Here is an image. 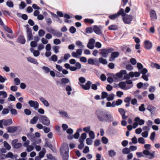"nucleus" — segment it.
<instances>
[{"label": "nucleus", "instance_id": "bf43d9fd", "mask_svg": "<svg viewBox=\"0 0 160 160\" xmlns=\"http://www.w3.org/2000/svg\"><path fill=\"white\" fill-rule=\"evenodd\" d=\"M44 48V46L41 43L39 44L38 46V49L39 51L42 50Z\"/></svg>", "mask_w": 160, "mask_h": 160}, {"label": "nucleus", "instance_id": "338daca9", "mask_svg": "<svg viewBox=\"0 0 160 160\" xmlns=\"http://www.w3.org/2000/svg\"><path fill=\"white\" fill-rule=\"evenodd\" d=\"M69 31L72 33H74L76 32V29L74 27L72 26L70 27Z\"/></svg>", "mask_w": 160, "mask_h": 160}, {"label": "nucleus", "instance_id": "864d4df0", "mask_svg": "<svg viewBox=\"0 0 160 160\" xmlns=\"http://www.w3.org/2000/svg\"><path fill=\"white\" fill-rule=\"evenodd\" d=\"M108 29L110 30H114L117 29V26L115 25H112L108 27Z\"/></svg>", "mask_w": 160, "mask_h": 160}, {"label": "nucleus", "instance_id": "8fccbe9b", "mask_svg": "<svg viewBox=\"0 0 160 160\" xmlns=\"http://www.w3.org/2000/svg\"><path fill=\"white\" fill-rule=\"evenodd\" d=\"M42 69L44 71V72L48 73L50 71V69L48 67L43 66L42 67Z\"/></svg>", "mask_w": 160, "mask_h": 160}, {"label": "nucleus", "instance_id": "423d86ee", "mask_svg": "<svg viewBox=\"0 0 160 160\" xmlns=\"http://www.w3.org/2000/svg\"><path fill=\"white\" fill-rule=\"evenodd\" d=\"M12 122V119H9L7 120L5 119L0 120V128H3V124L4 126H9L11 125Z\"/></svg>", "mask_w": 160, "mask_h": 160}, {"label": "nucleus", "instance_id": "7c9ffc66", "mask_svg": "<svg viewBox=\"0 0 160 160\" xmlns=\"http://www.w3.org/2000/svg\"><path fill=\"white\" fill-rule=\"evenodd\" d=\"M4 146L5 149L8 150H9L11 149V146L6 141H4L3 142Z\"/></svg>", "mask_w": 160, "mask_h": 160}, {"label": "nucleus", "instance_id": "bb28decb", "mask_svg": "<svg viewBox=\"0 0 160 160\" xmlns=\"http://www.w3.org/2000/svg\"><path fill=\"white\" fill-rule=\"evenodd\" d=\"M39 119V117L38 116H35L30 121V123L31 124H34L36 123L38 120V119Z\"/></svg>", "mask_w": 160, "mask_h": 160}, {"label": "nucleus", "instance_id": "49530a36", "mask_svg": "<svg viewBox=\"0 0 160 160\" xmlns=\"http://www.w3.org/2000/svg\"><path fill=\"white\" fill-rule=\"evenodd\" d=\"M108 152L109 155L111 157L114 156L116 154V152L113 150H110Z\"/></svg>", "mask_w": 160, "mask_h": 160}, {"label": "nucleus", "instance_id": "f704fd0d", "mask_svg": "<svg viewBox=\"0 0 160 160\" xmlns=\"http://www.w3.org/2000/svg\"><path fill=\"white\" fill-rule=\"evenodd\" d=\"M118 14V16H119L120 15H122V17L124 16L125 15V13H124V10L123 9H121L117 13Z\"/></svg>", "mask_w": 160, "mask_h": 160}, {"label": "nucleus", "instance_id": "412c9836", "mask_svg": "<svg viewBox=\"0 0 160 160\" xmlns=\"http://www.w3.org/2000/svg\"><path fill=\"white\" fill-rule=\"evenodd\" d=\"M135 121L137 122L138 124L140 125H143L144 123V121L142 119H140L138 117H136L135 119Z\"/></svg>", "mask_w": 160, "mask_h": 160}, {"label": "nucleus", "instance_id": "2f4dec72", "mask_svg": "<svg viewBox=\"0 0 160 160\" xmlns=\"http://www.w3.org/2000/svg\"><path fill=\"white\" fill-rule=\"evenodd\" d=\"M27 37L29 40L32 39V36L31 32L28 29L27 30Z\"/></svg>", "mask_w": 160, "mask_h": 160}, {"label": "nucleus", "instance_id": "a18cd8bd", "mask_svg": "<svg viewBox=\"0 0 160 160\" xmlns=\"http://www.w3.org/2000/svg\"><path fill=\"white\" fill-rule=\"evenodd\" d=\"M99 62L100 63L104 64H106L107 63L106 60L103 59L102 58H99Z\"/></svg>", "mask_w": 160, "mask_h": 160}, {"label": "nucleus", "instance_id": "4be33fe9", "mask_svg": "<svg viewBox=\"0 0 160 160\" xmlns=\"http://www.w3.org/2000/svg\"><path fill=\"white\" fill-rule=\"evenodd\" d=\"M151 19L154 20L157 19L156 14L154 10H152L150 13Z\"/></svg>", "mask_w": 160, "mask_h": 160}, {"label": "nucleus", "instance_id": "c756f323", "mask_svg": "<svg viewBox=\"0 0 160 160\" xmlns=\"http://www.w3.org/2000/svg\"><path fill=\"white\" fill-rule=\"evenodd\" d=\"M9 108L10 109V112L11 114L14 115H16L18 114V112L17 110L14 108L9 107Z\"/></svg>", "mask_w": 160, "mask_h": 160}, {"label": "nucleus", "instance_id": "6e6552de", "mask_svg": "<svg viewBox=\"0 0 160 160\" xmlns=\"http://www.w3.org/2000/svg\"><path fill=\"white\" fill-rule=\"evenodd\" d=\"M68 147L67 144H65L64 146H62L60 149V152L61 155L68 154Z\"/></svg>", "mask_w": 160, "mask_h": 160}, {"label": "nucleus", "instance_id": "5fc2aeb1", "mask_svg": "<svg viewBox=\"0 0 160 160\" xmlns=\"http://www.w3.org/2000/svg\"><path fill=\"white\" fill-rule=\"evenodd\" d=\"M59 47L58 46H55L53 47V49L56 53H57L59 52Z\"/></svg>", "mask_w": 160, "mask_h": 160}, {"label": "nucleus", "instance_id": "f257e3e1", "mask_svg": "<svg viewBox=\"0 0 160 160\" xmlns=\"http://www.w3.org/2000/svg\"><path fill=\"white\" fill-rule=\"evenodd\" d=\"M96 115L98 119L101 122H111L113 120V117L112 115L107 112L102 110L98 111Z\"/></svg>", "mask_w": 160, "mask_h": 160}, {"label": "nucleus", "instance_id": "f8f14e48", "mask_svg": "<svg viewBox=\"0 0 160 160\" xmlns=\"http://www.w3.org/2000/svg\"><path fill=\"white\" fill-rule=\"evenodd\" d=\"M91 84L92 82L89 81H87L85 85L79 83V84L82 87V88L85 90H88L90 89Z\"/></svg>", "mask_w": 160, "mask_h": 160}, {"label": "nucleus", "instance_id": "a211bd4d", "mask_svg": "<svg viewBox=\"0 0 160 160\" xmlns=\"http://www.w3.org/2000/svg\"><path fill=\"white\" fill-rule=\"evenodd\" d=\"M93 31L96 34L100 35L102 34V32L101 30L96 26H93Z\"/></svg>", "mask_w": 160, "mask_h": 160}, {"label": "nucleus", "instance_id": "20e7f679", "mask_svg": "<svg viewBox=\"0 0 160 160\" xmlns=\"http://www.w3.org/2000/svg\"><path fill=\"white\" fill-rule=\"evenodd\" d=\"M126 70H121L119 72L116 73L115 75H112V76L114 79L115 81H117L122 77L123 75L126 74Z\"/></svg>", "mask_w": 160, "mask_h": 160}, {"label": "nucleus", "instance_id": "774afa93", "mask_svg": "<svg viewBox=\"0 0 160 160\" xmlns=\"http://www.w3.org/2000/svg\"><path fill=\"white\" fill-rule=\"evenodd\" d=\"M51 60L54 62H56L58 60L57 56L56 55H52L51 57Z\"/></svg>", "mask_w": 160, "mask_h": 160}, {"label": "nucleus", "instance_id": "0e129e2a", "mask_svg": "<svg viewBox=\"0 0 160 160\" xmlns=\"http://www.w3.org/2000/svg\"><path fill=\"white\" fill-rule=\"evenodd\" d=\"M26 6V5L25 3L24 2H21L20 4L19 5L20 9H24L25 8Z\"/></svg>", "mask_w": 160, "mask_h": 160}, {"label": "nucleus", "instance_id": "aec40b11", "mask_svg": "<svg viewBox=\"0 0 160 160\" xmlns=\"http://www.w3.org/2000/svg\"><path fill=\"white\" fill-rule=\"evenodd\" d=\"M27 60L32 63L35 64H38V62L37 60L35 58H33L31 57H28L27 58Z\"/></svg>", "mask_w": 160, "mask_h": 160}, {"label": "nucleus", "instance_id": "e433bc0d", "mask_svg": "<svg viewBox=\"0 0 160 160\" xmlns=\"http://www.w3.org/2000/svg\"><path fill=\"white\" fill-rule=\"evenodd\" d=\"M112 75H113L111 74L110 76L107 79L108 82L110 83H112L114 81H115V80L113 79V77L112 76Z\"/></svg>", "mask_w": 160, "mask_h": 160}, {"label": "nucleus", "instance_id": "052dcab7", "mask_svg": "<svg viewBox=\"0 0 160 160\" xmlns=\"http://www.w3.org/2000/svg\"><path fill=\"white\" fill-rule=\"evenodd\" d=\"M33 55L34 57H37L39 56L40 55V52L38 50H35L33 52Z\"/></svg>", "mask_w": 160, "mask_h": 160}, {"label": "nucleus", "instance_id": "473e14b6", "mask_svg": "<svg viewBox=\"0 0 160 160\" xmlns=\"http://www.w3.org/2000/svg\"><path fill=\"white\" fill-rule=\"evenodd\" d=\"M76 45L79 47L80 48H83L84 47L82 43L80 41H78L75 42Z\"/></svg>", "mask_w": 160, "mask_h": 160}, {"label": "nucleus", "instance_id": "f3484780", "mask_svg": "<svg viewBox=\"0 0 160 160\" xmlns=\"http://www.w3.org/2000/svg\"><path fill=\"white\" fill-rule=\"evenodd\" d=\"M5 157L6 158H10L12 159L16 158L18 156L16 155H13V153L11 152H8L6 155H4Z\"/></svg>", "mask_w": 160, "mask_h": 160}, {"label": "nucleus", "instance_id": "72a5a7b5", "mask_svg": "<svg viewBox=\"0 0 160 160\" xmlns=\"http://www.w3.org/2000/svg\"><path fill=\"white\" fill-rule=\"evenodd\" d=\"M0 96H2L3 98H6L8 96L7 92L3 91H0Z\"/></svg>", "mask_w": 160, "mask_h": 160}, {"label": "nucleus", "instance_id": "603ef678", "mask_svg": "<svg viewBox=\"0 0 160 160\" xmlns=\"http://www.w3.org/2000/svg\"><path fill=\"white\" fill-rule=\"evenodd\" d=\"M90 137L92 139H94L95 138V134L93 131H90L89 132Z\"/></svg>", "mask_w": 160, "mask_h": 160}, {"label": "nucleus", "instance_id": "c9c22d12", "mask_svg": "<svg viewBox=\"0 0 160 160\" xmlns=\"http://www.w3.org/2000/svg\"><path fill=\"white\" fill-rule=\"evenodd\" d=\"M114 95L113 94H111L108 95V97L107 98V100L109 101L113 100L114 98Z\"/></svg>", "mask_w": 160, "mask_h": 160}, {"label": "nucleus", "instance_id": "13d9d810", "mask_svg": "<svg viewBox=\"0 0 160 160\" xmlns=\"http://www.w3.org/2000/svg\"><path fill=\"white\" fill-rule=\"evenodd\" d=\"M27 147V151L28 152H30L33 150L34 148L31 145H29Z\"/></svg>", "mask_w": 160, "mask_h": 160}, {"label": "nucleus", "instance_id": "ddd939ff", "mask_svg": "<svg viewBox=\"0 0 160 160\" xmlns=\"http://www.w3.org/2000/svg\"><path fill=\"white\" fill-rule=\"evenodd\" d=\"M118 86L119 87L122 89L127 90L129 89L132 87V86L129 87H126V84L125 82H120Z\"/></svg>", "mask_w": 160, "mask_h": 160}, {"label": "nucleus", "instance_id": "4468645a", "mask_svg": "<svg viewBox=\"0 0 160 160\" xmlns=\"http://www.w3.org/2000/svg\"><path fill=\"white\" fill-rule=\"evenodd\" d=\"M152 43L148 40H145L144 41V47L148 50L150 49L152 47Z\"/></svg>", "mask_w": 160, "mask_h": 160}, {"label": "nucleus", "instance_id": "09e8293b", "mask_svg": "<svg viewBox=\"0 0 160 160\" xmlns=\"http://www.w3.org/2000/svg\"><path fill=\"white\" fill-rule=\"evenodd\" d=\"M16 98L14 96H13L12 94H10L9 97L8 98V101H15Z\"/></svg>", "mask_w": 160, "mask_h": 160}, {"label": "nucleus", "instance_id": "6ab92c4d", "mask_svg": "<svg viewBox=\"0 0 160 160\" xmlns=\"http://www.w3.org/2000/svg\"><path fill=\"white\" fill-rule=\"evenodd\" d=\"M88 64L93 65L97 63L98 61L97 59L90 58L88 59Z\"/></svg>", "mask_w": 160, "mask_h": 160}, {"label": "nucleus", "instance_id": "e2e57ef3", "mask_svg": "<svg viewBox=\"0 0 160 160\" xmlns=\"http://www.w3.org/2000/svg\"><path fill=\"white\" fill-rule=\"evenodd\" d=\"M7 80L6 77H3L2 75H0V82L3 83Z\"/></svg>", "mask_w": 160, "mask_h": 160}, {"label": "nucleus", "instance_id": "37998d69", "mask_svg": "<svg viewBox=\"0 0 160 160\" xmlns=\"http://www.w3.org/2000/svg\"><path fill=\"white\" fill-rule=\"evenodd\" d=\"M61 81L62 83L64 84L68 83L70 82L69 80L67 78H62L61 80Z\"/></svg>", "mask_w": 160, "mask_h": 160}, {"label": "nucleus", "instance_id": "a878e982", "mask_svg": "<svg viewBox=\"0 0 160 160\" xmlns=\"http://www.w3.org/2000/svg\"><path fill=\"white\" fill-rule=\"evenodd\" d=\"M18 40L19 42L22 44H24L26 42L25 39L23 36H20L18 38Z\"/></svg>", "mask_w": 160, "mask_h": 160}, {"label": "nucleus", "instance_id": "79ce46f5", "mask_svg": "<svg viewBox=\"0 0 160 160\" xmlns=\"http://www.w3.org/2000/svg\"><path fill=\"white\" fill-rule=\"evenodd\" d=\"M101 99H102L104 98H107L108 96V93L105 92H103L101 93Z\"/></svg>", "mask_w": 160, "mask_h": 160}, {"label": "nucleus", "instance_id": "4c0bfd02", "mask_svg": "<svg viewBox=\"0 0 160 160\" xmlns=\"http://www.w3.org/2000/svg\"><path fill=\"white\" fill-rule=\"evenodd\" d=\"M138 109L140 112H143L145 111L146 109L145 108V105L143 104H141L139 107Z\"/></svg>", "mask_w": 160, "mask_h": 160}, {"label": "nucleus", "instance_id": "a19ab883", "mask_svg": "<svg viewBox=\"0 0 160 160\" xmlns=\"http://www.w3.org/2000/svg\"><path fill=\"white\" fill-rule=\"evenodd\" d=\"M53 34L58 37H59L62 36V33L59 31H55Z\"/></svg>", "mask_w": 160, "mask_h": 160}, {"label": "nucleus", "instance_id": "0eeeda50", "mask_svg": "<svg viewBox=\"0 0 160 160\" xmlns=\"http://www.w3.org/2000/svg\"><path fill=\"white\" fill-rule=\"evenodd\" d=\"M113 50V49L111 48L108 49H102L101 50V54L103 57H106L109 53H111Z\"/></svg>", "mask_w": 160, "mask_h": 160}, {"label": "nucleus", "instance_id": "dca6fc26", "mask_svg": "<svg viewBox=\"0 0 160 160\" xmlns=\"http://www.w3.org/2000/svg\"><path fill=\"white\" fill-rule=\"evenodd\" d=\"M39 99L45 106L48 107L49 106L50 104L49 102L43 97H40Z\"/></svg>", "mask_w": 160, "mask_h": 160}, {"label": "nucleus", "instance_id": "b1692460", "mask_svg": "<svg viewBox=\"0 0 160 160\" xmlns=\"http://www.w3.org/2000/svg\"><path fill=\"white\" fill-rule=\"evenodd\" d=\"M17 129V127L14 126H11L8 127L7 128V130L9 132L12 133L16 131Z\"/></svg>", "mask_w": 160, "mask_h": 160}, {"label": "nucleus", "instance_id": "cd10ccee", "mask_svg": "<svg viewBox=\"0 0 160 160\" xmlns=\"http://www.w3.org/2000/svg\"><path fill=\"white\" fill-rule=\"evenodd\" d=\"M147 109L152 114L154 112L155 108L152 105H148L147 107Z\"/></svg>", "mask_w": 160, "mask_h": 160}, {"label": "nucleus", "instance_id": "4d7b16f0", "mask_svg": "<svg viewBox=\"0 0 160 160\" xmlns=\"http://www.w3.org/2000/svg\"><path fill=\"white\" fill-rule=\"evenodd\" d=\"M14 84L17 85H19L20 83V80L18 78H15L14 79Z\"/></svg>", "mask_w": 160, "mask_h": 160}, {"label": "nucleus", "instance_id": "58836bf2", "mask_svg": "<svg viewBox=\"0 0 160 160\" xmlns=\"http://www.w3.org/2000/svg\"><path fill=\"white\" fill-rule=\"evenodd\" d=\"M66 90L68 92V94L70 95L71 94L70 92L72 90L71 87L69 85H68L66 88Z\"/></svg>", "mask_w": 160, "mask_h": 160}, {"label": "nucleus", "instance_id": "c85d7f7f", "mask_svg": "<svg viewBox=\"0 0 160 160\" xmlns=\"http://www.w3.org/2000/svg\"><path fill=\"white\" fill-rule=\"evenodd\" d=\"M87 137V135L85 133H82L81 136L80 138L79 139V142H83L84 140H85Z\"/></svg>", "mask_w": 160, "mask_h": 160}, {"label": "nucleus", "instance_id": "9b49d317", "mask_svg": "<svg viewBox=\"0 0 160 160\" xmlns=\"http://www.w3.org/2000/svg\"><path fill=\"white\" fill-rule=\"evenodd\" d=\"M28 103L31 107H33L35 109L38 108L39 104L36 101L30 100L29 101Z\"/></svg>", "mask_w": 160, "mask_h": 160}, {"label": "nucleus", "instance_id": "6e6d98bb", "mask_svg": "<svg viewBox=\"0 0 160 160\" xmlns=\"http://www.w3.org/2000/svg\"><path fill=\"white\" fill-rule=\"evenodd\" d=\"M38 42V41L37 42H36L35 41H32L30 43V45L31 47L32 48H35L37 47V42Z\"/></svg>", "mask_w": 160, "mask_h": 160}, {"label": "nucleus", "instance_id": "de8ad7c7", "mask_svg": "<svg viewBox=\"0 0 160 160\" xmlns=\"http://www.w3.org/2000/svg\"><path fill=\"white\" fill-rule=\"evenodd\" d=\"M118 17L119 16H118V14H117V13L116 14L110 15L109 16V18L110 19H111L113 20L118 18Z\"/></svg>", "mask_w": 160, "mask_h": 160}, {"label": "nucleus", "instance_id": "39448f33", "mask_svg": "<svg viewBox=\"0 0 160 160\" xmlns=\"http://www.w3.org/2000/svg\"><path fill=\"white\" fill-rule=\"evenodd\" d=\"M39 121L43 125L48 126L50 124V121L49 118L45 116L40 115Z\"/></svg>", "mask_w": 160, "mask_h": 160}, {"label": "nucleus", "instance_id": "1a4fd4ad", "mask_svg": "<svg viewBox=\"0 0 160 160\" xmlns=\"http://www.w3.org/2000/svg\"><path fill=\"white\" fill-rule=\"evenodd\" d=\"M133 19V16L131 15H127L123 18V20L126 24H130Z\"/></svg>", "mask_w": 160, "mask_h": 160}, {"label": "nucleus", "instance_id": "5701e85b", "mask_svg": "<svg viewBox=\"0 0 160 160\" xmlns=\"http://www.w3.org/2000/svg\"><path fill=\"white\" fill-rule=\"evenodd\" d=\"M129 75L131 78H133L134 77H138L140 76V73L138 72H130L129 73Z\"/></svg>", "mask_w": 160, "mask_h": 160}, {"label": "nucleus", "instance_id": "9d476101", "mask_svg": "<svg viewBox=\"0 0 160 160\" xmlns=\"http://www.w3.org/2000/svg\"><path fill=\"white\" fill-rule=\"evenodd\" d=\"M95 42V40L94 39H90L87 45V47L90 49H93L94 47V44Z\"/></svg>", "mask_w": 160, "mask_h": 160}, {"label": "nucleus", "instance_id": "c03bdc74", "mask_svg": "<svg viewBox=\"0 0 160 160\" xmlns=\"http://www.w3.org/2000/svg\"><path fill=\"white\" fill-rule=\"evenodd\" d=\"M93 31V28L91 27L87 28L86 29V32L87 33H92Z\"/></svg>", "mask_w": 160, "mask_h": 160}, {"label": "nucleus", "instance_id": "680f3d73", "mask_svg": "<svg viewBox=\"0 0 160 160\" xmlns=\"http://www.w3.org/2000/svg\"><path fill=\"white\" fill-rule=\"evenodd\" d=\"M61 42L58 39H55L53 40V43L55 45H58L61 43Z\"/></svg>", "mask_w": 160, "mask_h": 160}, {"label": "nucleus", "instance_id": "7ed1b4c3", "mask_svg": "<svg viewBox=\"0 0 160 160\" xmlns=\"http://www.w3.org/2000/svg\"><path fill=\"white\" fill-rule=\"evenodd\" d=\"M27 136L28 138L33 142V145L36 144H38L41 142V140L39 139H37L35 137L34 135L32 132H30L27 134Z\"/></svg>", "mask_w": 160, "mask_h": 160}, {"label": "nucleus", "instance_id": "3c124183", "mask_svg": "<svg viewBox=\"0 0 160 160\" xmlns=\"http://www.w3.org/2000/svg\"><path fill=\"white\" fill-rule=\"evenodd\" d=\"M45 34V31L42 29H40L39 31L38 35L40 37L43 36Z\"/></svg>", "mask_w": 160, "mask_h": 160}, {"label": "nucleus", "instance_id": "ea45409f", "mask_svg": "<svg viewBox=\"0 0 160 160\" xmlns=\"http://www.w3.org/2000/svg\"><path fill=\"white\" fill-rule=\"evenodd\" d=\"M130 152V150L129 149L127 148H124L122 150V152L124 154L129 153Z\"/></svg>", "mask_w": 160, "mask_h": 160}, {"label": "nucleus", "instance_id": "2eb2a0df", "mask_svg": "<svg viewBox=\"0 0 160 160\" xmlns=\"http://www.w3.org/2000/svg\"><path fill=\"white\" fill-rule=\"evenodd\" d=\"M119 54V53L118 52H113L112 53L111 57L110 58L109 61H112L114 60L115 58H117Z\"/></svg>", "mask_w": 160, "mask_h": 160}, {"label": "nucleus", "instance_id": "f03ea898", "mask_svg": "<svg viewBox=\"0 0 160 160\" xmlns=\"http://www.w3.org/2000/svg\"><path fill=\"white\" fill-rule=\"evenodd\" d=\"M155 152L153 151L150 152L148 150H145L143 151L142 153V152H137L136 154L138 157L140 158L143 157V154L148 156V158L150 159H152L154 158Z\"/></svg>", "mask_w": 160, "mask_h": 160}, {"label": "nucleus", "instance_id": "69168bd1", "mask_svg": "<svg viewBox=\"0 0 160 160\" xmlns=\"http://www.w3.org/2000/svg\"><path fill=\"white\" fill-rule=\"evenodd\" d=\"M156 133L155 132H152L150 137V138L152 141H153L154 139V138L155 137Z\"/></svg>", "mask_w": 160, "mask_h": 160}, {"label": "nucleus", "instance_id": "393cba45", "mask_svg": "<svg viewBox=\"0 0 160 160\" xmlns=\"http://www.w3.org/2000/svg\"><path fill=\"white\" fill-rule=\"evenodd\" d=\"M59 113L62 116V117L64 118H69L67 112L61 110L59 111Z\"/></svg>", "mask_w": 160, "mask_h": 160}]
</instances>
